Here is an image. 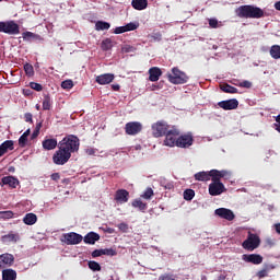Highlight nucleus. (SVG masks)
I'll return each mask as SVG.
<instances>
[{
    "label": "nucleus",
    "mask_w": 280,
    "mask_h": 280,
    "mask_svg": "<svg viewBox=\"0 0 280 280\" xmlns=\"http://www.w3.org/2000/svg\"><path fill=\"white\" fill-rule=\"evenodd\" d=\"M235 12L238 19H264V10L250 4L238 7Z\"/></svg>",
    "instance_id": "1"
},
{
    "label": "nucleus",
    "mask_w": 280,
    "mask_h": 280,
    "mask_svg": "<svg viewBox=\"0 0 280 280\" xmlns=\"http://www.w3.org/2000/svg\"><path fill=\"white\" fill-rule=\"evenodd\" d=\"M59 148L71 155L80 150V138L70 135L59 142Z\"/></svg>",
    "instance_id": "2"
},
{
    "label": "nucleus",
    "mask_w": 280,
    "mask_h": 280,
    "mask_svg": "<svg viewBox=\"0 0 280 280\" xmlns=\"http://www.w3.org/2000/svg\"><path fill=\"white\" fill-rule=\"evenodd\" d=\"M166 78L171 84H187L189 82V75L178 67L172 68V73H167Z\"/></svg>",
    "instance_id": "3"
},
{
    "label": "nucleus",
    "mask_w": 280,
    "mask_h": 280,
    "mask_svg": "<svg viewBox=\"0 0 280 280\" xmlns=\"http://www.w3.org/2000/svg\"><path fill=\"white\" fill-rule=\"evenodd\" d=\"M261 245V238L259 235L248 232L247 238L242 243V246L245 250H249V253H253V250L259 248Z\"/></svg>",
    "instance_id": "4"
},
{
    "label": "nucleus",
    "mask_w": 280,
    "mask_h": 280,
    "mask_svg": "<svg viewBox=\"0 0 280 280\" xmlns=\"http://www.w3.org/2000/svg\"><path fill=\"white\" fill-rule=\"evenodd\" d=\"M9 34V36H16L21 34V27L14 21L0 22V33Z\"/></svg>",
    "instance_id": "5"
},
{
    "label": "nucleus",
    "mask_w": 280,
    "mask_h": 280,
    "mask_svg": "<svg viewBox=\"0 0 280 280\" xmlns=\"http://www.w3.org/2000/svg\"><path fill=\"white\" fill-rule=\"evenodd\" d=\"M164 145L168 148L177 147L178 137H180V130L173 126L165 135Z\"/></svg>",
    "instance_id": "6"
},
{
    "label": "nucleus",
    "mask_w": 280,
    "mask_h": 280,
    "mask_svg": "<svg viewBox=\"0 0 280 280\" xmlns=\"http://www.w3.org/2000/svg\"><path fill=\"white\" fill-rule=\"evenodd\" d=\"M82 240H84L82 234H79L75 232L62 234V237H61V242L63 244H67V246H75L78 244H81Z\"/></svg>",
    "instance_id": "7"
},
{
    "label": "nucleus",
    "mask_w": 280,
    "mask_h": 280,
    "mask_svg": "<svg viewBox=\"0 0 280 280\" xmlns=\"http://www.w3.org/2000/svg\"><path fill=\"white\" fill-rule=\"evenodd\" d=\"M168 130L170 125L165 122V120H159L152 125V135L156 139H159V137H165Z\"/></svg>",
    "instance_id": "8"
},
{
    "label": "nucleus",
    "mask_w": 280,
    "mask_h": 280,
    "mask_svg": "<svg viewBox=\"0 0 280 280\" xmlns=\"http://www.w3.org/2000/svg\"><path fill=\"white\" fill-rule=\"evenodd\" d=\"M69 159H71L70 153L63 151L60 147L52 155V162L55 165H66V163H69Z\"/></svg>",
    "instance_id": "9"
},
{
    "label": "nucleus",
    "mask_w": 280,
    "mask_h": 280,
    "mask_svg": "<svg viewBox=\"0 0 280 280\" xmlns=\"http://www.w3.org/2000/svg\"><path fill=\"white\" fill-rule=\"evenodd\" d=\"M141 130H143V125H141V122L139 121H130L125 125V132L130 137H135L136 135H139Z\"/></svg>",
    "instance_id": "10"
},
{
    "label": "nucleus",
    "mask_w": 280,
    "mask_h": 280,
    "mask_svg": "<svg viewBox=\"0 0 280 280\" xmlns=\"http://www.w3.org/2000/svg\"><path fill=\"white\" fill-rule=\"evenodd\" d=\"M191 145H194V136L191 133L178 136L176 148H191Z\"/></svg>",
    "instance_id": "11"
},
{
    "label": "nucleus",
    "mask_w": 280,
    "mask_h": 280,
    "mask_svg": "<svg viewBox=\"0 0 280 280\" xmlns=\"http://www.w3.org/2000/svg\"><path fill=\"white\" fill-rule=\"evenodd\" d=\"M224 191H226V187L222 182H212L209 185L210 196H221V194H224Z\"/></svg>",
    "instance_id": "12"
},
{
    "label": "nucleus",
    "mask_w": 280,
    "mask_h": 280,
    "mask_svg": "<svg viewBox=\"0 0 280 280\" xmlns=\"http://www.w3.org/2000/svg\"><path fill=\"white\" fill-rule=\"evenodd\" d=\"M114 200L117 205H126L130 200V192L124 188L118 189L115 192Z\"/></svg>",
    "instance_id": "13"
},
{
    "label": "nucleus",
    "mask_w": 280,
    "mask_h": 280,
    "mask_svg": "<svg viewBox=\"0 0 280 280\" xmlns=\"http://www.w3.org/2000/svg\"><path fill=\"white\" fill-rule=\"evenodd\" d=\"M210 176H211L212 183H220L221 178H225V179L231 178V172L226 170H222V171L211 170Z\"/></svg>",
    "instance_id": "14"
},
{
    "label": "nucleus",
    "mask_w": 280,
    "mask_h": 280,
    "mask_svg": "<svg viewBox=\"0 0 280 280\" xmlns=\"http://www.w3.org/2000/svg\"><path fill=\"white\" fill-rule=\"evenodd\" d=\"M237 106H240V101H237V98H231L218 103V107L223 110H235L237 109Z\"/></svg>",
    "instance_id": "15"
},
{
    "label": "nucleus",
    "mask_w": 280,
    "mask_h": 280,
    "mask_svg": "<svg viewBox=\"0 0 280 280\" xmlns=\"http://www.w3.org/2000/svg\"><path fill=\"white\" fill-rule=\"evenodd\" d=\"M214 213L215 215H219V218H222L223 220H228V222H233V220H235V213H233L231 209L218 208L214 211Z\"/></svg>",
    "instance_id": "16"
},
{
    "label": "nucleus",
    "mask_w": 280,
    "mask_h": 280,
    "mask_svg": "<svg viewBox=\"0 0 280 280\" xmlns=\"http://www.w3.org/2000/svg\"><path fill=\"white\" fill-rule=\"evenodd\" d=\"M243 260L246 264H254V266H259V264L264 262V257L259 254H244Z\"/></svg>",
    "instance_id": "17"
},
{
    "label": "nucleus",
    "mask_w": 280,
    "mask_h": 280,
    "mask_svg": "<svg viewBox=\"0 0 280 280\" xmlns=\"http://www.w3.org/2000/svg\"><path fill=\"white\" fill-rule=\"evenodd\" d=\"M115 80V74L113 73H104L100 74L95 78V82L101 85L110 84Z\"/></svg>",
    "instance_id": "18"
},
{
    "label": "nucleus",
    "mask_w": 280,
    "mask_h": 280,
    "mask_svg": "<svg viewBox=\"0 0 280 280\" xmlns=\"http://www.w3.org/2000/svg\"><path fill=\"white\" fill-rule=\"evenodd\" d=\"M163 75V71L159 67H152L149 69V81L159 82L160 78Z\"/></svg>",
    "instance_id": "19"
},
{
    "label": "nucleus",
    "mask_w": 280,
    "mask_h": 280,
    "mask_svg": "<svg viewBox=\"0 0 280 280\" xmlns=\"http://www.w3.org/2000/svg\"><path fill=\"white\" fill-rule=\"evenodd\" d=\"M13 264H14V255L12 254L0 255V268H4V266H12Z\"/></svg>",
    "instance_id": "20"
},
{
    "label": "nucleus",
    "mask_w": 280,
    "mask_h": 280,
    "mask_svg": "<svg viewBox=\"0 0 280 280\" xmlns=\"http://www.w3.org/2000/svg\"><path fill=\"white\" fill-rule=\"evenodd\" d=\"M2 185H9L11 189H16L19 187V179L14 176H5L1 179Z\"/></svg>",
    "instance_id": "21"
},
{
    "label": "nucleus",
    "mask_w": 280,
    "mask_h": 280,
    "mask_svg": "<svg viewBox=\"0 0 280 280\" xmlns=\"http://www.w3.org/2000/svg\"><path fill=\"white\" fill-rule=\"evenodd\" d=\"M14 150V141L7 140L0 144V156L8 154V151Z\"/></svg>",
    "instance_id": "22"
},
{
    "label": "nucleus",
    "mask_w": 280,
    "mask_h": 280,
    "mask_svg": "<svg viewBox=\"0 0 280 280\" xmlns=\"http://www.w3.org/2000/svg\"><path fill=\"white\" fill-rule=\"evenodd\" d=\"M84 244L94 245L95 242H100V234L95 232H90L83 237Z\"/></svg>",
    "instance_id": "23"
},
{
    "label": "nucleus",
    "mask_w": 280,
    "mask_h": 280,
    "mask_svg": "<svg viewBox=\"0 0 280 280\" xmlns=\"http://www.w3.org/2000/svg\"><path fill=\"white\" fill-rule=\"evenodd\" d=\"M42 145H43L44 150H56V148L58 147V140L57 139H45L42 142Z\"/></svg>",
    "instance_id": "24"
},
{
    "label": "nucleus",
    "mask_w": 280,
    "mask_h": 280,
    "mask_svg": "<svg viewBox=\"0 0 280 280\" xmlns=\"http://www.w3.org/2000/svg\"><path fill=\"white\" fill-rule=\"evenodd\" d=\"M195 180H199L201 183H207V180H211V171L210 172H198L195 174Z\"/></svg>",
    "instance_id": "25"
},
{
    "label": "nucleus",
    "mask_w": 280,
    "mask_h": 280,
    "mask_svg": "<svg viewBox=\"0 0 280 280\" xmlns=\"http://www.w3.org/2000/svg\"><path fill=\"white\" fill-rule=\"evenodd\" d=\"M131 207H133V209H139V211H141L142 213H145V211L148 210V203L143 202L141 199H135L131 202Z\"/></svg>",
    "instance_id": "26"
},
{
    "label": "nucleus",
    "mask_w": 280,
    "mask_h": 280,
    "mask_svg": "<svg viewBox=\"0 0 280 280\" xmlns=\"http://www.w3.org/2000/svg\"><path fill=\"white\" fill-rule=\"evenodd\" d=\"M131 5L133 10H145V8H148V0H132Z\"/></svg>",
    "instance_id": "27"
},
{
    "label": "nucleus",
    "mask_w": 280,
    "mask_h": 280,
    "mask_svg": "<svg viewBox=\"0 0 280 280\" xmlns=\"http://www.w3.org/2000/svg\"><path fill=\"white\" fill-rule=\"evenodd\" d=\"M37 220H38V217H36L35 213H27L23 218V222H24V224H27V226H32V225L36 224Z\"/></svg>",
    "instance_id": "28"
},
{
    "label": "nucleus",
    "mask_w": 280,
    "mask_h": 280,
    "mask_svg": "<svg viewBox=\"0 0 280 280\" xmlns=\"http://www.w3.org/2000/svg\"><path fill=\"white\" fill-rule=\"evenodd\" d=\"M3 280H16V270L14 269H4L2 271Z\"/></svg>",
    "instance_id": "29"
},
{
    "label": "nucleus",
    "mask_w": 280,
    "mask_h": 280,
    "mask_svg": "<svg viewBox=\"0 0 280 280\" xmlns=\"http://www.w3.org/2000/svg\"><path fill=\"white\" fill-rule=\"evenodd\" d=\"M221 91H223V93H231L232 95L235 93H240V91L237 90V88L229 84V83H223L220 85Z\"/></svg>",
    "instance_id": "30"
},
{
    "label": "nucleus",
    "mask_w": 280,
    "mask_h": 280,
    "mask_svg": "<svg viewBox=\"0 0 280 280\" xmlns=\"http://www.w3.org/2000/svg\"><path fill=\"white\" fill-rule=\"evenodd\" d=\"M105 30H110V23L105 22V21H97L95 23L96 32H104Z\"/></svg>",
    "instance_id": "31"
},
{
    "label": "nucleus",
    "mask_w": 280,
    "mask_h": 280,
    "mask_svg": "<svg viewBox=\"0 0 280 280\" xmlns=\"http://www.w3.org/2000/svg\"><path fill=\"white\" fill-rule=\"evenodd\" d=\"M269 54L273 60H280V46L279 45H273L271 46Z\"/></svg>",
    "instance_id": "32"
},
{
    "label": "nucleus",
    "mask_w": 280,
    "mask_h": 280,
    "mask_svg": "<svg viewBox=\"0 0 280 280\" xmlns=\"http://www.w3.org/2000/svg\"><path fill=\"white\" fill-rule=\"evenodd\" d=\"M31 130L27 129L19 139V145L20 148H25L27 145V138L30 137L31 135Z\"/></svg>",
    "instance_id": "33"
},
{
    "label": "nucleus",
    "mask_w": 280,
    "mask_h": 280,
    "mask_svg": "<svg viewBox=\"0 0 280 280\" xmlns=\"http://www.w3.org/2000/svg\"><path fill=\"white\" fill-rule=\"evenodd\" d=\"M43 110H51V97L49 94L44 95Z\"/></svg>",
    "instance_id": "34"
},
{
    "label": "nucleus",
    "mask_w": 280,
    "mask_h": 280,
    "mask_svg": "<svg viewBox=\"0 0 280 280\" xmlns=\"http://www.w3.org/2000/svg\"><path fill=\"white\" fill-rule=\"evenodd\" d=\"M88 266H89L90 270H93V272H100V270H102V266L100 265V262H97L95 260H90L88 262Z\"/></svg>",
    "instance_id": "35"
},
{
    "label": "nucleus",
    "mask_w": 280,
    "mask_h": 280,
    "mask_svg": "<svg viewBox=\"0 0 280 280\" xmlns=\"http://www.w3.org/2000/svg\"><path fill=\"white\" fill-rule=\"evenodd\" d=\"M101 47L103 51H109V49H113V40L110 38H106L102 42Z\"/></svg>",
    "instance_id": "36"
},
{
    "label": "nucleus",
    "mask_w": 280,
    "mask_h": 280,
    "mask_svg": "<svg viewBox=\"0 0 280 280\" xmlns=\"http://www.w3.org/2000/svg\"><path fill=\"white\" fill-rule=\"evenodd\" d=\"M135 30H139V22H130L125 25V32H135Z\"/></svg>",
    "instance_id": "37"
},
{
    "label": "nucleus",
    "mask_w": 280,
    "mask_h": 280,
    "mask_svg": "<svg viewBox=\"0 0 280 280\" xmlns=\"http://www.w3.org/2000/svg\"><path fill=\"white\" fill-rule=\"evenodd\" d=\"M194 196H196V191H194V189H186L184 191V200H194Z\"/></svg>",
    "instance_id": "38"
},
{
    "label": "nucleus",
    "mask_w": 280,
    "mask_h": 280,
    "mask_svg": "<svg viewBox=\"0 0 280 280\" xmlns=\"http://www.w3.org/2000/svg\"><path fill=\"white\" fill-rule=\"evenodd\" d=\"M24 71L28 78H32V75H34V66H32L31 63H25Z\"/></svg>",
    "instance_id": "39"
},
{
    "label": "nucleus",
    "mask_w": 280,
    "mask_h": 280,
    "mask_svg": "<svg viewBox=\"0 0 280 280\" xmlns=\"http://www.w3.org/2000/svg\"><path fill=\"white\" fill-rule=\"evenodd\" d=\"M152 196H154V190L152 188H147L145 191L141 195V198H144V200L152 199Z\"/></svg>",
    "instance_id": "40"
},
{
    "label": "nucleus",
    "mask_w": 280,
    "mask_h": 280,
    "mask_svg": "<svg viewBox=\"0 0 280 280\" xmlns=\"http://www.w3.org/2000/svg\"><path fill=\"white\" fill-rule=\"evenodd\" d=\"M0 218H2L3 220H10L12 218H14V212L8 210V211H1L0 212Z\"/></svg>",
    "instance_id": "41"
},
{
    "label": "nucleus",
    "mask_w": 280,
    "mask_h": 280,
    "mask_svg": "<svg viewBox=\"0 0 280 280\" xmlns=\"http://www.w3.org/2000/svg\"><path fill=\"white\" fill-rule=\"evenodd\" d=\"M3 240H7V242H19V234H7L3 236Z\"/></svg>",
    "instance_id": "42"
},
{
    "label": "nucleus",
    "mask_w": 280,
    "mask_h": 280,
    "mask_svg": "<svg viewBox=\"0 0 280 280\" xmlns=\"http://www.w3.org/2000/svg\"><path fill=\"white\" fill-rule=\"evenodd\" d=\"M103 255H106L107 257H115L117 255V250L113 248H105L103 249Z\"/></svg>",
    "instance_id": "43"
},
{
    "label": "nucleus",
    "mask_w": 280,
    "mask_h": 280,
    "mask_svg": "<svg viewBox=\"0 0 280 280\" xmlns=\"http://www.w3.org/2000/svg\"><path fill=\"white\" fill-rule=\"evenodd\" d=\"M159 280H176V276L174 273H163L159 277Z\"/></svg>",
    "instance_id": "44"
},
{
    "label": "nucleus",
    "mask_w": 280,
    "mask_h": 280,
    "mask_svg": "<svg viewBox=\"0 0 280 280\" xmlns=\"http://www.w3.org/2000/svg\"><path fill=\"white\" fill-rule=\"evenodd\" d=\"M149 38L159 43L163 40V35L160 32H158V33H153L152 35H149Z\"/></svg>",
    "instance_id": "45"
},
{
    "label": "nucleus",
    "mask_w": 280,
    "mask_h": 280,
    "mask_svg": "<svg viewBox=\"0 0 280 280\" xmlns=\"http://www.w3.org/2000/svg\"><path fill=\"white\" fill-rule=\"evenodd\" d=\"M24 40H31V38H36V34L27 31L22 34Z\"/></svg>",
    "instance_id": "46"
},
{
    "label": "nucleus",
    "mask_w": 280,
    "mask_h": 280,
    "mask_svg": "<svg viewBox=\"0 0 280 280\" xmlns=\"http://www.w3.org/2000/svg\"><path fill=\"white\" fill-rule=\"evenodd\" d=\"M61 89H66V90L73 89V81L71 80L63 81L61 83Z\"/></svg>",
    "instance_id": "47"
},
{
    "label": "nucleus",
    "mask_w": 280,
    "mask_h": 280,
    "mask_svg": "<svg viewBox=\"0 0 280 280\" xmlns=\"http://www.w3.org/2000/svg\"><path fill=\"white\" fill-rule=\"evenodd\" d=\"M30 86L31 89H33V91H43V85L40 83L31 82Z\"/></svg>",
    "instance_id": "48"
},
{
    "label": "nucleus",
    "mask_w": 280,
    "mask_h": 280,
    "mask_svg": "<svg viewBox=\"0 0 280 280\" xmlns=\"http://www.w3.org/2000/svg\"><path fill=\"white\" fill-rule=\"evenodd\" d=\"M164 81H160L158 84H152L150 91H161L163 89Z\"/></svg>",
    "instance_id": "49"
},
{
    "label": "nucleus",
    "mask_w": 280,
    "mask_h": 280,
    "mask_svg": "<svg viewBox=\"0 0 280 280\" xmlns=\"http://www.w3.org/2000/svg\"><path fill=\"white\" fill-rule=\"evenodd\" d=\"M236 86H241L242 89H250V86H253V83L250 81H243L236 84Z\"/></svg>",
    "instance_id": "50"
},
{
    "label": "nucleus",
    "mask_w": 280,
    "mask_h": 280,
    "mask_svg": "<svg viewBox=\"0 0 280 280\" xmlns=\"http://www.w3.org/2000/svg\"><path fill=\"white\" fill-rule=\"evenodd\" d=\"M256 276L258 277V279H264L268 277V269H261L256 273Z\"/></svg>",
    "instance_id": "51"
},
{
    "label": "nucleus",
    "mask_w": 280,
    "mask_h": 280,
    "mask_svg": "<svg viewBox=\"0 0 280 280\" xmlns=\"http://www.w3.org/2000/svg\"><path fill=\"white\" fill-rule=\"evenodd\" d=\"M118 229L119 231H121L122 233H128V223H119L118 224Z\"/></svg>",
    "instance_id": "52"
},
{
    "label": "nucleus",
    "mask_w": 280,
    "mask_h": 280,
    "mask_svg": "<svg viewBox=\"0 0 280 280\" xmlns=\"http://www.w3.org/2000/svg\"><path fill=\"white\" fill-rule=\"evenodd\" d=\"M104 255L103 249H95L92 252V257L95 259L96 257H102Z\"/></svg>",
    "instance_id": "53"
},
{
    "label": "nucleus",
    "mask_w": 280,
    "mask_h": 280,
    "mask_svg": "<svg viewBox=\"0 0 280 280\" xmlns=\"http://www.w3.org/2000/svg\"><path fill=\"white\" fill-rule=\"evenodd\" d=\"M114 34H126V26H118L114 30Z\"/></svg>",
    "instance_id": "54"
},
{
    "label": "nucleus",
    "mask_w": 280,
    "mask_h": 280,
    "mask_svg": "<svg viewBox=\"0 0 280 280\" xmlns=\"http://www.w3.org/2000/svg\"><path fill=\"white\" fill-rule=\"evenodd\" d=\"M51 180H55L56 183H58V180H60V173H52L50 175Z\"/></svg>",
    "instance_id": "55"
},
{
    "label": "nucleus",
    "mask_w": 280,
    "mask_h": 280,
    "mask_svg": "<svg viewBox=\"0 0 280 280\" xmlns=\"http://www.w3.org/2000/svg\"><path fill=\"white\" fill-rule=\"evenodd\" d=\"M209 25H210V27H212V28L218 27V20H215V19H210V20H209Z\"/></svg>",
    "instance_id": "56"
},
{
    "label": "nucleus",
    "mask_w": 280,
    "mask_h": 280,
    "mask_svg": "<svg viewBox=\"0 0 280 280\" xmlns=\"http://www.w3.org/2000/svg\"><path fill=\"white\" fill-rule=\"evenodd\" d=\"M24 119H25L26 122L32 124V121H33L32 113H26L24 115Z\"/></svg>",
    "instance_id": "57"
},
{
    "label": "nucleus",
    "mask_w": 280,
    "mask_h": 280,
    "mask_svg": "<svg viewBox=\"0 0 280 280\" xmlns=\"http://www.w3.org/2000/svg\"><path fill=\"white\" fill-rule=\"evenodd\" d=\"M132 46H130V45H126V46H124L122 47V51L125 52V54H130V51H132Z\"/></svg>",
    "instance_id": "58"
},
{
    "label": "nucleus",
    "mask_w": 280,
    "mask_h": 280,
    "mask_svg": "<svg viewBox=\"0 0 280 280\" xmlns=\"http://www.w3.org/2000/svg\"><path fill=\"white\" fill-rule=\"evenodd\" d=\"M38 135H40V131H38V130L35 129V130L33 131L32 136H31V139H33V140L36 139V138L38 137Z\"/></svg>",
    "instance_id": "59"
},
{
    "label": "nucleus",
    "mask_w": 280,
    "mask_h": 280,
    "mask_svg": "<svg viewBox=\"0 0 280 280\" xmlns=\"http://www.w3.org/2000/svg\"><path fill=\"white\" fill-rule=\"evenodd\" d=\"M273 226H275L276 233L280 235V223H276Z\"/></svg>",
    "instance_id": "60"
},
{
    "label": "nucleus",
    "mask_w": 280,
    "mask_h": 280,
    "mask_svg": "<svg viewBox=\"0 0 280 280\" xmlns=\"http://www.w3.org/2000/svg\"><path fill=\"white\" fill-rule=\"evenodd\" d=\"M112 89H113V91H119V89H121V86L119 84H112Z\"/></svg>",
    "instance_id": "61"
},
{
    "label": "nucleus",
    "mask_w": 280,
    "mask_h": 280,
    "mask_svg": "<svg viewBox=\"0 0 280 280\" xmlns=\"http://www.w3.org/2000/svg\"><path fill=\"white\" fill-rule=\"evenodd\" d=\"M40 128H43V122H38V124L36 125L35 130H37V131L40 132Z\"/></svg>",
    "instance_id": "62"
},
{
    "label": "nucleus",
    "mask_w": 280,
    "mask_h": 280,
    "mask_svg": "<svg viewBox=\"0 0 280 280\" xmlns=\"http://www.w3.org/2000/svg\"><path fill=\"white\" fill-rule=\"evenodd\" d=\"M275 8L278 10V12H280V1H277L275 3Z\"/></svg>",
    "instance_id": "63"
},
{
    "label": "nucleus",
    "mask_w": 280,
    "mask_h": 280,
    "mask_svg": "<svg viewBox=\"0 0 280 280\" xmlns=\"http://www.w3.org/2000/svg\"><path fill=\"white\" fill-rule=\"evenodd\" d=\"M276 121L280 124V114L276 117Z\"/></svg>",
    "instance_id": "64"
}]
</instances>
